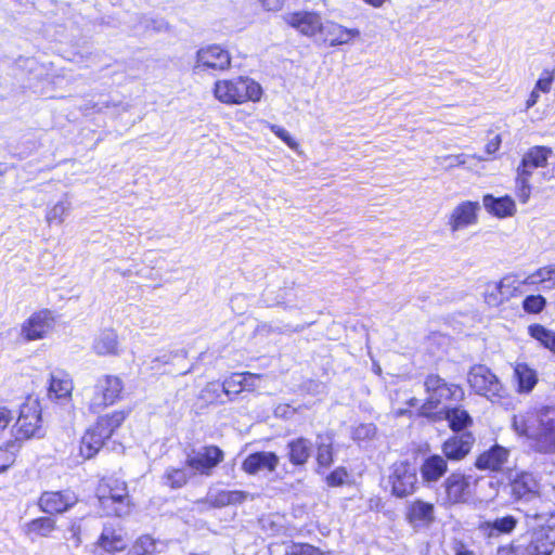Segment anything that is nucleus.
<instances>
[{"label": "nucleus", "mask_w": 555, "mask_h": 555, "mask_svg": "<svg viewBox=\"0 0 555 555\" xmlns=\"http://www.w3.org/2000/svg\"><path fill=\"white\" fill-rule=\"evenodd\" d=\"M512 427L518 436L529 440V447L535 452L555 453V417L547 408L514 415Z\"/></svg>", "instance_id": "1"}, {"label": "nucleus", "mask_w": 555, "mask_h": 555, "mask_svg": "<svg viewBox=\"0 0 555 555\" xmlns=\"http://www.w3.org/2000/svg\"><path fill=\"white\" fill-rule=\"evenodd\" d=\"M214 94L224 104H242L247 101L258 102L262 88L249 77L238 76L232 79H221L215 82Z\"/></svg>", "instance_id": "2"}, {"label": "nucleus", "mask_w": 555, "mask_h": 555, "mask_svg": "<svg viewBox=\"0 0 555 555\" xmlns=\"http://www.w3.org/2000/svg\"><path fill=\"white\" fill-rule=\"evenodd\" d=\"M126 420L124 411H114L98 418L96 423L87 429L80 441V454L85 459L93 457L103 447L116 428Z\"/></svg>", "instance_id": "3"}, {"label": "nucleus", "mask_w": 555, "mask_h": 555, "mask_svg": "<svg viewBox=\"0 0 555 555\" xmlns=\"http://www.w3.org/2000/svg\"><path fill=\"white\" fill-rule=\"evenodd\" d=\"M96 495L106 516L121 517L130 512L127 485L118 478L101 479L96 488Z\"/></svg>", "instance_id": "4"}, {"label": "nucleus", "mask_w": 555, "mask_h": 555, "mask_svg": "<svg viewBox=\"0 0 555 555\" xmlns=\"http://www.w3.org/2000/svg\"><path fill=\"white\" fill-rule=\"evenodd\" d=\"M427 392L426 401L420 406L418 414L431 417L434 410L448 401H461L464 398V390L460 385L447 383L439 375L430 374L425 379Z\"/></svg>", "instance_id": "5"}, {"label": "nucleus", "mask_w": 555, "mask_h": 555, "mask_svg": "<svg viewBox=\"0 0 555 555\" xmlns=\"http://www.w3.org/2000/svg\"><path fill=\"white\" fill-rule=\"evenodd\" d=\"M122 390L120 377L108 374L100 376L92 388L85 390L88 410L94 414L102 412L121 398Z\"/></svg>", "instance_id": "6"}, {"label": "nucleus", "mask_w": 555, "mask_h": 555, "mask_svg": "<svg viewBox=\"0 0 555 555\" xmlns=\"http://www.w3.org/2000/svg\"><path fill=\"white\" fill-rule=\"evenodd\" d=\"M467 382L477 395L487 398L491 402H500L507 395L506 388L499 377L483 364H476L470 367Z\"/></svg>", "instance_id": "7"}, {"label": "nucleus", "mask_w": 555, "mask_h": 555, "mask_svg": "<svg viewBox=\"0 0 555 555\" xmlns=\"http://www.w3.org/2000/svg\"><path fill=\"white\" fill-rule=\"evenodd\" d=\"M477 480L472 475L452 473L443 482L444 500L449 504L468 503Z\"/></svg>", "instance_id": "8"}, {"label": "nucleus", "mask_w": 555, "mask_h": 555, "mask_svg": "<svg viewBox=\"0 0 555 555\" xmlns=\"http://www.w3.org/2000/svg\"><path fill=\"white\" fill-rule=\"evenodd\" d=\"M223 460V452L216 446H206L188 453L185 465L196 474L209 476L211 470Z\"/></svg>", "instance_id": "9"}, {"label": "nucleus", "mask_w": 555, "mask_h": 555, "mask_svg": "<svg viewBox=\"0 0 555 555\" xmlns=\"http://www.w3.org/2000/svg\"><path fill=\"white\" fill-rule=\"evenodd\" d=\"M54 324L53 313L48 309H42L33 313L23 323L21 336L27 341L43 339L52 332Z\"/></svg>", "instance_id": "10"}, {"label": "nucleus", "mask_w": 555, "mask_h": 555, "mask_svg": "<svg viewBox=\"0 0 555 555\" xmlns=\"http://www.w3.org/2000/svg\"><path fill=\"white\" fill-rule=\"evenodd\" d=\"M40 423L41 415L38 403L34 401L23 405L15 424L16 439L20 440L40 437L42 435Z\"/></svg>", "instance_id": "11"}, {"label": "nucleus", "mask_w": 555, "mask_h": 555, "mask_svg": "<svg viewBox=\"0 0 555 555\" xmlns=\"http://www.w3.org/2000/svg\"><path fill=\"white\" fill-rule=\"evenodd\" d=\"M480 204L473 201H464L456 205L448 217L447 224L451 233L464 231L478 222Z\"/></svg>", "instance_id": "12"}, {"label": "nucleus", "mask_w": 555, "mask_h": 555, "mask_svg": "<svg viewBox=\"0 0 555 555\" xmlns=\"http://www.w3.org/2000/svg\"><path fill=\"white\" fill-rule=\"evenodd\" d=\"M389 480L393 495L404 498L415 490L417 476L415 468L405 462L395 463Z\"/></svg>", "instance_id": "13"}, {"label": "nucleus", "mask_w": 555, "mask_h": 555, "mask_svg": "<svg viewBox=\"0 0 555 555\" xmlns=\"http://www.w3.org/2000/svg\"><path fill=\"white\" fill-rule=\"evenodd\" d=\"M282 17L288 26L307 37H314L322 29V17L314 11L288 12Z\"/></svg>", "instance_id": "14"}, {"label": "nucleus", "mask_w": 555, "mask_h": 555, "mask_svg": "<svg viewBox=\"0 0 555 555\" xmlns=\"http://www.w3.org/2000/svg\"><path fill=\"white\" fill-rule=\"evenodd\" d=\"M231 57L220 46H208L197 51L195 69L223 70L230 66Z\"/></svg>", "instance_id": "15"}, {"label": "nucleus", "mask_w": 555, "mask_h": 555, "mask_svg": "<svg viewBox=\"0 0 555 555\" xmlns=\"http://www.w3.org/2000/svg\"><path fill=\"white\" fill-rule=\"evenodd\" d=\"M77 503L73 491H46L39 499V507L47 514L64 513Z\"/></svg>", "instance_id": "16"}, {"label": "nucleus", "mask_w": 555, "mask_h": 555, "mask_svg": "<svg viewBox=\"0 0 555 555\" xmlns=\"http://www.w3.org/2000/svg\"><path fill=\"white\" fill-rule=\"evenodd\" d=\"M360 31L356 28L349 29L334 22L322 23L319 36L323 42L330 46H340L348 43L358 37Z\"/></svg>", "instance_id": "17"}, {"label": "nucleus", "mask_w": 555, "mask_h": 555, "mask_svg": "<svg viewBox=\"0 0 555 555\" xmlns=\"http://www.w3.org/2000/svg\"><path fill=\"white\" fill-rule=\"evenodd\" d=\"M279 462V456L273 452H255L244 460L242 467L244 472L250 475L261 472L272 473L275 470Z\"/></svg>", "instance_id": "18"}, {"label": "nucleus", "mask_w": 555, "mask_h": 555, "mask_svg": "<svg viewBox=\"0 0 555 555\" xmlns=\"http://www.w3.org/2000/svg\"><path fill=\"white\" fill-rule=\"evenodd\" d=\"M511 494L515 500L529 501L539 493V482L531 473L517 474L509 483Z\"/></svg>", "instance_id": "19"}, {"label": "nucleus", "mask_w": 555, "mask_h": 555, "mask_svg": "<svg viewBox=\"0 0 555 555\" xmlns=\"http://www.w3.org/2000/svg\"><path fill=\"white\" fill-rule=\"evenodd\" d=\"M74 384L70 375L62 370H55L50 375L48 395L52 400L69 401Z\"/></svg>", "instance_id": "20"}, {"label": "nucleus", "mask_w": 555, "mask_h": 555, "mask_svg": "<svg viewBox=\"0 0 555 555\" xmlns=\"http://www.w3.org/2000/svg\"><path fill=\"white\" fill-rule=\"evenodd\" d=\"M474 441L475 438L470 433L450 437L442 446L443 454L450 460H462L469 453Z\"/></svg>", "instance_id": "21"}, {"label": "nucleus", "mask_w": 555, "mask_h": 555, "mask_svg": "<svg viewBox=\"0 0 555 555\" xmlns=\"http://www.w3.org/2000/svg\"><path fill=\"white\" fill-rule=\"evenodd\" d=\"M509 451L499 444L481 453L476 461V466L481 470L499 472L506 464Z\"/></svg>", "instance_id": "22"}, {"label": "nucleus", "mask_w": 555, "mask_h": 555, "mask_svg": "<svg viewBox=\"0 0 555 555\" xmlns=\"http://www.w3.org/2000/svg\"><path fill=\"white\" fill-rule=\"evenodd\" d=\"M513 371V378L517 385L516 391L520 395L530 393L539 380L537 371L525 362H516Z\"/></svg>", "instance_id": "23"}, {"label": "nucleus", "mask_w": 555, "mask_h": 555, "mask_svg": "<svg viewBox=\"0 0 555 555\" xmlns=\"http://www.w3.org/2000/svg\"><path fill=\"white\" fill-rule=\"evenodd\" d=\"M554 543L543 531L533 532L526 544L517 546V555H551Z\"/></svg>", "instance_id": "24"}, {"label": "nucleus", "mask_w": 555, "mask_h": 555, "mask_svg": "<svg viewBox=\"0 0 555 555\" xmlns=\"http://www.w3.org/2000/svg\"><path fill=\"white\" fill-rule=\"evenodd\" d=\"M551 155L552 150L550 147L533 146L529 149L524 155L517 172L530 177V168H544Z\"/></svg>", "instance_id": "25"}, {"label": "nucleus", "mask_w": 555, "mask_h": 555, "mask_svg": "<svg viewBox=\"0 0 555 555\" xmlns=\"http://www.w3.org/2000/svg\"><path fill=\"white\" fill-rule=\"evenodd\" d=\"M406 517L414 527H427L435 519L434 505L416 500L410 504Z\"/></svg>", "instance_id": "26"}, {"label": "nucleus", "mask_w": 555, "mask_h": 555, "mask_svg": "<svg viewBox=\"0 0 555 555\" xmlns=\"http://www.w3.org/2000/svg\"><path fill=\"white\" fill-rule=\"evenodd\" d=\"M434 420H447L453 431L465 429L472 424V417L468 412L460 406L449 408L435 413Z\"/></svg>", "instance_id": "27"}, {"label": "nucleus", "mask_w": 555, "mask_h": 555, "mask_svg": "<svg viewBox=\"0 0 555 555\" xmlns=\"http://www.w3.org/2000/svg\"><path fill=\"white\" fill-rule=\"evenodd\" d=\"M96 544L107 553H115L124 551L127 546V541L121 530H117L112 526H104Z\"/></svg>", "instance_id": "28"}, {"label": "nucleus", "mask_w": 555, "mask_h": 555, "mask_svg": "<svg viewBox=\"0 0 555 555\" xmlns=\"http://www.w3.org/2000/svg\"><path fill=\"white\" fill-rule=\"evenodd\" d=\"M287 456L295 466L305 465L311 456L312 442L304 437L295 438L287 443Z\"/></svg>", "instance_id": "29"}, {"label": "nucleus", "mask_w": 555, "mask_h": 555, "mask_svg": "<svg viewBox=\"0 0 555 555\" xmlns=\"http://www.w3.org/2000/svg\"><path fill=\"white\" fill-rule=\"evenodd\" d=\"M93 351L99 356H117L119 353L118 336L113 330L102 331L92 345Z\"/></svg>", "instance_id": "30"}, {"label": "nucleus", "mask_w": 555, "mask_h": 555, "mask_svg": "<svg viewBox=\"0 0 555 555\" xmlns=\"http://www.w3.org/2000/svg\"><path fill=\"white\" fill-rule=\"evenodd\" d=\"M482 204L488 212L499 218L513 216L516 210L515 203L509 196L494 197L488 194L483 196Z\"/></svg>", "instance_id": "31"}, {"label": "nucleus", "mask_w": 555, "mask_h": 555, "mask_svg": "<svg viewBox=\"0 0 555 555\" xmlns=\"http://www.w3.org/2000/svg\"><path fill=\"white\" fill-rule=\"evenodd\" d=\"M447 470V461L440 455L427 457L421 467L422 477L427 482L438 481Z\"/></svg>", "instance_id": "32"}, {"label": "nucleus", "mask_w": 555, "mask_h": 555, "mask_svg": "<svg viewBox=\"0 0 555 555\" xmlns=\"http://www.w3.org/2000/svg\"><path fill=\"white\" fill-rule=\"evenodd\" d=\"M530 275H528L526 279L520 280L518 276L513 274H507L503 276L501 282V291L503 300L508 301L511 298L519 297L522 295V286L524 285H540L542 287V283H530L528 282V279Z\"/></svg>", "instance_id": "33"}, {"label": "nucleus", "mask_w": 555, "mask_h": 555, "mask_svg": "<svg viewBox=\"0 0 555 555\" xmlns=\"http://www.w3.org/2000/svg\"><path fill=\"white\" fill-rule=\"evenodd\" d=\"M73 208L72 202L67 195L62 197L55 204L48 206L46 210V221L49 225H61L68 217Z\"/></svg>", "instance_id": "34"}, {"label": "nucleus", "mask_w": 555, "mask_h": 555, "mask_svg": "<svg viewBox=\"0 0 555 555\" xmlns=\"http://www.w3.org/2000/svg\"><path fill=\"white\" fill-rule=\"evenodd\" d=\"M193 477V472L184 465L183 467L169 466L163 475V482L171 489H180Z\"/></svg>", "instance_id": "35"}, {"label": "nucleus", "mask_w": 555, "mask_h": 555, "mask_svg": "<svg viewBox=\"0 0 555 555\" xmlns=\"http://www.w3.org/2000/svg\"><path fill=\"white\" fill-rule=\"evenodd\" d=\"M317 462L320 467L328 468L333 463V436L320 434L317 437Z\"/></svg>", "instance_id": "36"}, {"label": "nucleus", "mask_w": 555, "mask_h": 555, "mask_svg": "<svg viewBox=\"0 0 555 555\" xmlns=\"http://www.w3.org/2000/svg\"><path fill=\"white\" fill-rule=\"evenodd\" d=\"M55 529V520L51 517H39L25 524L24 531L31 539L36 537H49Z\"/></svg>", "instance_id": "37"}, {"label": "nucleus", "mask_w": 555, "mask_h": 555, "mask_svg": "<svg viewBox=\"0 0 555 555\" xmlns=\"http://www.w3.org/2000/svg\"><path fill=\"white\" fill-rule=\"evenodd\" d=\"M532 338L538 340L544 348L555 353V332L547 330L541 324H532L528 327Z\"/></svg>", "instance_id": "38"}, {"label": "nucleus", "mask_w": 555, "mask_h": 555, "mask_svg": "<svg viewBox=\"0 0 555 555\" xmlns=\"http://www.w3.org/2000/svg\"><path fill=\"white\" fill-rule=\"evenodd\" d=\"M530 283H542V289L548 291L555 288V264L538 269L530 274Z\"/></svg>", "instance_id": "39"}, {"label": "nucleus", "mask_w": 555, "mask_h": 555, "mask_svg": "<svg viewBox=\"0 0 555 555\" xmlns=\"http://www.w3.org/2000/svg\"><path fill=\"white\" fill-rule=\"evenodd\" d=\"M222 385L217 382L208 383L201 391L199 398L208 404L224 403Z\"/></svg>", "instance_id": "40"}, {"label": "nucleus", "mask_w": 555, "mask_h": 555, "mask_svg": "<svg viewBox=\"0 0 555 555\" xmlns=\"http://www.w3.org/2000/svg\"><path fill=\"white\" fill-rule=\"evenodd\" d=\"M483 297L486 304L490 307H499L504 304L501 291V282L498 281L487 283Z\"/></svg>", "instance_id": "41"}, {"label": "nucleus", "mask_w": 555, "mask_h": 555, "mask_svg": "<svg viewBox=\"0 0 555 555\" xmlns=\"http://www.w3.org/2000/svg\"><path fill=\"white\" fill-rule=\"evenodd\" d=\"M155 548V541L150 535H143L135 541L128 555H152Z\"/></svg>", "instance_id": "42"}, {"label": "nucleus", "mask_w": 555, "mask_h": 555, "mask_svg": "<svg viewBox=\"0 0 555 555\" xmlns=\"http://www.w3.org/2000/svg\"><path fill=\"white\" fill-rule=\"evenodd\" d=\"M17 446L15 442L0 447V474L5 472L15 462Z\"/></svg>", "instance_id": "43"}, {"label": "nucleus", "mask_w": 555, "mask_h": 555, "mask_svg": "<svg viewBox=\"0 0 555 555\" xmlns=\"http://www.w3.org/2000/svg\"><path fill=\"white\" fill-rule=\"evenodd\" d=\"M245 380V377L243 373H235L232 374L229 378H227L221 385L224 391L225 397H230L231 395H237L243 389V382Z\"/></svg>", "instance_id": "44"}, {"label": "nucleus", "mask_w": 555, "mask_h": 555, "mask_svg": "<svg viewBox=\"0 0 555 555\" xmlns=\"http://www.w3.org/2000/svg\"><path fill=\"white\" fill-rule=\"evenodd\" d=\"M376 435V427L374 424H360L351 431V437L354 441L362 443L372 440Z\"/></svg>", "instance_id": "45"}, {"label": "nucleus", "mask_w": 555, "mask_h": 555, "mask_svg": "<svg viewBox=\"0 0 555 555\" xmlns=\"http://www.w3.org/2000/svg\"><path fill=\"white\" fill-rule=\"evenodd\" d=\"M284 555H323V552L310 544L291 543L285 546Z\"/></svg>", "instance_id": "46"}, {"label": "nucleus", "mask_w": 555, "mask_h": 555, "mask_svg": "<svg viewBox=\"0 0 555 555\" xmlns=\"http://www.w3.org/2000/svg\"><path fill=\"white\" fill-rule=\"evenodd\" d=\"M546 306V300L541 295H530L522 300V308L527 313H539Z\"/></svg>", "instance_id": "47"}, {"label": "nucleus", "mask_w": 555, "mask_h": 555, "mask_svg": "<svg viewBox=\"0 0 555 555\" xmlns=\"http://www.w3.org/2000/svg\"><path fill=\"white\" fill-rule=\"evenodd\" d=\"M516 193L521 203H527L531 194L530 177L517 172Z\"/></svg>", "instance_id": "48"}, {"label": "nucleus", "mask_w": 555, "mask_h": 555, "mask_svg": "<svg viewBox=\"0 0 555 555\" xmlns=\"http://www.w3.org/2000/svg\"><path fill=\"white\" fill-rule=\"evenodd\" d=\"M517 520L513 516H504L502 518H496L489 526L491 530H495L499 533H509L516 527Z\"/></svg>", "instance_id": "49"}, {"label": "nucleus", "mask_w": 555, "mask_h": 555, "mask_svg": "<svg viewBox=\"0 0 555 555\" xmlns=\"http://www.w3.org/2000/svg\"><path fill=\"white\" fill-rule=\"evenodd\" d=\"M66 540L70 547L78 548L81 544V525L79 521H73L67 529Z\"/></svg>", "instance_id": "50"}, {"label": "nucleus", "mask_w": 555, "mask_h": 555, "mask_svg": "<svg viewBox=\"0 0 555 555\" xmlns=\"http://www.w3.org/2000/svg\"><path fill=\"white\" fill-rule=\"evenodd\" d=\"M270 130L278 137L280 138L288 147L293 149V150H296L298 147V144L297 142L295 141V139L289 134V132L278 126V125H270Z\"/></svg>", "instance_id": "51"}, {"label": "nucleus", "mask_w": 555, "mask_h": 555, "mask_svg": "<svg viewBox=\"0 0 555 555\" xmlns=\"http://www.w3.org/2000/svg\"><path fill=\"white\" fill-rule=\"evenodd\" d=\"M348 473L344 467H337L326 477V483L330 487H338L345 483Z\"/></svg>", "instance_id": "52"}, {"label": "nucleus", "mask_w": 555, "mask_h": 555, "mask_svg": "<svg viewBox=\"0 0 555 555\" xmlns=\"http://www.w3.org/2000/svg\"><path fill=\"white\" fill-rule=\"evenodd\" d=\"M245 380L243 382L244 391H254L260 386L261 376L249 372L243 373Z\"/></svg>", "instance_id": "53"}, {"label": "nucleus", "mask_w": 555, "mask_h": 555, "mask_svg": "<svg viewBox=\"0 0 555 555\" xmlns=\"http://www.w3.org/2000/svg\"><path fill=\"white\" fill-rule=\"evenodd\" d=\"M175 356L176 354L173 352H164L163 354L155 357L151 361L150 369L151 370H159L162 367V365L169 364L172 361V359L175 358Z\"/></svg>", "instance_id": "54"}, {"label": "nucleus", "mask_w": 555, "mask_h": 555, "mask_svg": "<svg viewBox=\"0 0 555 555\" xmlns=\"http://www.w3.org/2000/svg\"><path fill=\"white\" fill-rule=\"evenodd\" d=\"M14 420V413L5 406H0V434Z\"/></svg>", "instance_id": "55"}, {"label": "nucleus", "mask_w": 555, "mask_h": 555, "mask_svg": "<svg viewBox=\"0 0 555 555\" xmlns=\"http://www.w3.org/2000/svg\"><path fill=\"white\" fill-rule=\"evenodd\" d=\"M553 82V78L548 73H545L544 76L540 77L539 80L535 83L534 89L539 92H548L551 90V86Z\"/></svg>", "instance_id": "56"}, {"label": "nucleus", "mask_w": 555, "mask_h": 555, "mask_svg": "<svg viewBox=\"0 0 555 555\" xmlns=\"http://www.w3.org/2000/svg\"><path fill=\"white\" fill-rule=\"evenodd\" d=\"M263 9L268 11H279L283 8L285 0H258Z\"/></svg>", "instance_id": "57"}, {"label": "nucleus", "mask_w": 555, "mask_h": 555, "mask_svg": "<svg viewBox=\"0 0 555 555\" xmlns=\"http://www.w3.org/2000/svg\"><path fill=\"white\" fill-rule=\"evenodd\" d=\"M227 496H228V502L231 504L241 503L246 498L245 493H243L241 491H228Z\"/></svg>", "instance_id": "58"}, {"label": "nucleus", "mask_w": 555, "mask_h": 555, "mask_svg": "<svg viewBox=\"0 0 555 555\" xmlns=\"http://www.w3.org/2000/svg\"><path fill=\"white\" fill-rule=\"evenodd\" d=\"M501 145V138L499 135H495L493 139H491L487 145H486V152L491 155L495 153Z\"/></svg>", "instance_id": "59"}, {"label": "nucleus", "mask_w": 555, "mask_h": 555, "mask_svg": "<svg viewBox=\"0 0 555 555\" xmlns=\"http://www.w3.org/2000/svg\"><path fill=\"white\" fill-rule=\"evenodd\" d=\"M454 555H476L473 551L468 550L464 544L456 543L453 547Z\"/></svg>", "instance_id": "60"}, {"label": "nucleus", "mask_w": 555, "mask_h": 555, "mask_svg": "<svg viewBox=\"0 0 555 555\" xmlns=\"http://www.w3.org/2000/svg\"><path fill=\"white\" fill-rule=\"evenodd\" d=\"M539 96H540L539 91L533 89L527 100L526 108L528 109V108L532 107L538 102Z\"/></svg>", "instance_id": "61"}, {"label": "nucleus", "mask_w": 555, "mask_h": 555, "mask_svg": "<svg viewBox=\"0 0 555 555\" xmlns=\"http://www.w3.org/2000/svg\"><path fill=\"white\" fill-rule=\"evenodd\" d=\"M447 160H448V166L449 167L461 165V164L465 163V160L463 159V155L448 156Z\"/></svg>", "instance_id": "62"}, {"label": "nucleus", "mask_w": 555, "mask_h": 555, "mask_svg": "<svg viewBox=\"0 0 555 555\" xmlns=\"http://www.w3.org/2000/svg\"><path fill=\"white\" fill-rule=\"evenodd\" d=\"M227 492H228V491H222V492H220V493L218 494L217 501H218V503H219V504H221V505L230 504V503L228 502Z\"/></svg>", "instance_id": "63"}, {"label": "nucleus", "mask_w": 555, "mask_h": 555, "mask_svg": "<svg viewBox=\"0 0 555 555\" xmlns=\"http://www.w3.org/2000/svg\"><path fill=\"white\" fill-rule=\"evenodd\" d=\"M366 3H369L372 7L379 8L382 7L387 0H364Z\"/></svg>", "instance_id": "64"}]
</instances>
